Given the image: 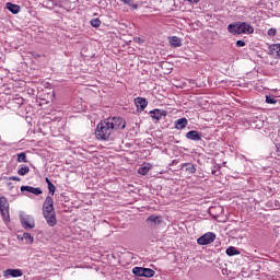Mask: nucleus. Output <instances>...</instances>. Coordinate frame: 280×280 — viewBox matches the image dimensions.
I'll list each match as a JSON object with an SVG mask.
<instances>
[{
	"instance_id": "obj_1",
	"label": "nucleus",
	"mask_w": 280,
	"mask_h": 280,
	"mask_svg": "<svg viewBox=\"0 0 280 280\" xmlns=\"http://www.w3.org/2000/svg\"><path fill=\"white\" fill-rule=\"evenodd\" d=\"M124 128H126L124 118H107L97 125L95 135L97 139L108 141V139H113L115 130H124Z\"/></svg>"
},
{
	"instance_id": "obj_2",
	"label": "nucleus",
	"mask_w": 280,
	"mask_h": 280,
	"mask_svg": "<svg viewBox=\"0 0 280 280\" xmlns=\"http://www.w3.org/2000/svg\"><path fill=\"white\" fill-rule=\"evenodd\" d=\"M44 218L49 226H56V212L54 211V199L46 197L43 206Z\"/></svg>"
},
{
	"instance_id": "obj_3",
	"label": "nucleus",
	"mask_w": 280,
	"mask_h": 280,
	"mask_svg": "<svg viewBox=\"0 0 280 280\" xmlns=\"http://www.w3.org/2000/svg\"><path fill=\"white\" fill-rule=\"evenodd\" d=\"M20 222L25 230L34 229V226H36V221L34 220V217L23 212L20 214Z\"/></svg>"
},
{
	"instance_id": "obj_4",
	"label": "nucleus",
	"mask_w": 280,
	"mask_h": 280,
	"mask_svg": "<svg viewBox=\"0 0 280 280\" xmlns=\"http://www.w3.org/2000/svg\"><path fill=\"white\" fill-rule=\"evenodd\" d=\"M132 272L136 275V277H154V275L156 273L154 270L150 269V268H143V267H135L132 269Z\"/></svg>"
},
{
	"instance_id": "obj_5",
	"label": "nucleus",
	"mask_w": 280,
	"mask_h": 280,
	"mask_svg": "<svg viewBox=\"0 0 280 280\" xmlns=\"http://www.w3.org/2000/svg\"><path fill=\"white\" fill-rule=\"evenodd\" d=\"M213 242H215V234L213 232H208L197 240L199 246H207V244H213Z\"/></svg>"
},
{
	"instance_id": "obj_6",
	"label": "nucleus",
	"mask_w": 280,
	"mask_h": 280,
	"mask_svg": "<svg viewBox=\"0 0 280 280\" xmlns=\"http://www.w3.org/2000/svg\"><path fill=\"white\" fill-rule=\"evenodd\" d=\"M10 205L8 201L2 197L1 198V213L4 221V224H8L10 222Z\"/></svg>"
},
{
	"instance_id": "obj_7",
	"label": "nucleus",
	"mask_w": 280,
	"mask_h": 280,
	"mask_svg": "<svg viewBox=\"0 0 280 280\" xmlns=\"http://www.w3.org/2000/svg\"><path fill=\"white\" fill-rule=\"evenodd\" d=\"M161 222H163V217L156 214H152L147 219V224H149V226H159Z\"/></svg>"
},
{
	"instance_id": "obj_8",
	"label": "nucleus",
	"mask_w": 280,
	"mask_h": 280,
	"mask_svg": "<svg viewBox=\"0 0 280 280\" xmlns=\"http://www.w3.org/2000/svg\"><path fill=\"white\" fill-rule=\"evenodd\" d=\"M3 277H5V279H10V277H23V271H21L20 269H7L5 271H3Z\"/></svg>"
},
{
	"instance_id": "obj_9",
	"label": "nucleus",
	"mask_w": 280,
	"mask_h": 280,
	"mask_svg": "<svg viewBox=\"0 0 280 280\" xmlns=\"http://www.w3.org/2000/svg\"><path fill=\"white\" fill-rule=\"evenodd\" d=\"M150 115L152 119H155L156 121L161 120L162 117H167V112L163 109H153L150 112Z\"/></svg>"
},
{
	"instance_id": "obj_10",
	"label": "nucleus",
	"mask_w": 280,
	"mask_h": 280,
	"mask_svg": "<svg viewBox=\"0 0 280 280\" xmlns=\"http://www.w3.org/2000/svg\"><path fill=\"white\" fill-rule=\"evenodd\" d=\"M21 191H27V194H33L34 196H40L43 190L40 188H34L32 186H21Z\"/></svg>"
},
{
	"instance_id": "obj_11",
	"label": "nucleus",
	"mask_w": 280,
	"mask_h": 280,
	"mask_svg": "<svg viewBox=\"0 0 280 280\" xmlns=\"http://www.w3.org/2000/svg\"><path fill=\"white\" fill-rule=\"evenodd\" d=\"M228 30L230 34H242V23L230 24Z\"/></svg>"
},
{
	"instance_id": "obj_12",
	"label": "nucleus",
	"mask_w": 280,
	"mask_h": 280,
	"mask_svg": "<svg viewBox=\"0 0 280 280\" xmlns=\"http://www.w3.org/2000/svg\"><path fill=\"white\" fill-rule=\"evenodd\" d=\"M269 54L271 56H275L276 58H279L280 60V44H273L269 47Z\"/></svg>"
},
{
	"instance_id": "obj_13",
	"label": "nucleus",
	"mask_w": 280,
	"mask_h": 280,
	"mask_svg": "<svg viewBox=\"0 0 280 280\" xmlns=\"http://www.w3.org/2000/svg\"><path fill=\"white\" fill-rule=\"evenodd\" d=\"M135 104L137 108H140V110H144V108L148 106V101H145V98L143 97H137L135 100Z\"/></svg>"
},
{
	"instance_id": "obj_14",
	"label": "nucleus",
	"mask_w": 280,
	"mask_h": 280,
	"mask_svg": "<svg viewBox=\"0 0 280 280\" xmlns=\"http://www.w3.org/2000/svg\"><path fill=\"white\" fill-rule=\"evenodd\" d=\"M5 8L9 10V12H12V14H19V12H21V7L19 4H12L11 2H8Z\"/></svg>"
},
{
	"instance_id": "obj_15",
	"label": "nucleus",
	"mask_w": 280,
	"mask_h": 280,
	"mask_svg": "<svg viewBox=\"0 0 280 280\" xmlns=\"http://www.w3.org/2000/svg\"><path fill=\"white\" fill-rule=\"evenodd\" d=\"M168 40L172 47H180L183 45V39L178 36L168 37Z\"/></svg>"
},
{
	"instance_id": "obj_16",
	"label": "nucleus",
	"mask_w": 280,
	"mask_h": 280,
	"mask_svg": "<svg viewBox=\"0 0 280 280\" xmlns=\"http://www.w3.org/2000/svg\"><path fill=\"white\" fill-rule=\"evenodd\" d=\"M188 120L187 118H179L175 121V128L177 130H183V128H187Z\"/></svg>"
},
{
	"instance_id": "obj_17",
	"label": "nucleus",
	"mask_w": 280,
	"mask_h": 280,
	"mask_svg": "<svg viewBox=\"0 0 280 280\" xmlns=\"http://www.w3.org/2000/svg\"><path fill=\"white\" fill-rule=\"evenodd\" d=\"M186 138L190 139V141H200V139H201L200 133H198V131H196V130H191V131L187 132Z\"/></svg>"
},
{
	"instance_id": "obj_18",
	"label": "nucleus",
	"mask_w": 280,
	"mask_h": 280,
	"mask_svg": "<svg viewBox=\"0 0 280 280\" xmlns=\"http://www.w3.org/2000/svg\"><path fill=\"white\" fill-rule=\"evenodd\" d=\"M242 34H253V32H255V28H253V26L246 22L242 23Z\"/></svg>"
},
{
	"instance_id": "obj_19",
	"label": "nucleus",
	"mask_w": 280,
	"mask_h": 280,
	"mask_svg": "<svg viewBox=\"0 0 280 280\" xmlns=\"http://www.w3.org/2000/svg\"><path fill=\"white\" fill-rule=\"evenodd\" d=\"M21 240H24L25 244H34V236L27 232L23 233Z\"/></svg>"
},
{
	"instance_id": "obj_20",
	"label": "nucleus",
	"mask_w": 280,
	"mask_h": 280,
	"mask_svg": "<svg viewBox=\"0 0 280 280\" xmlns=\"http://www.w3.org/2000/svg\"><path fill=\"white\" fill-rule=\"evenodd\" d=\"M225 253H226V255H228L229 257H233V256H235V255H240V250H237V248H235V247H233V246L228 247Z\"/></svg>"
},
{
	"instance_id": "obj_21",
	"label": "nucleus",
	"mask_w": 280,
	"mask_h": 280,
	"mask_svg": "<svg viewBox=\"0 0 280 280\" xmlns=\"http://www.w3.org/2000/svg\"><path fill=\"white\" fill-rule=\"evenodd\" d=\"M184 167H185L186 172H188V174H196V165L186 164Z\"/></svg>"
},
{
	"instance_id": "obj_22",
	"label": "nucleus",
	"mask_w": 280,
	"mask_h": 280,
	"mask_svg": "<svg viewBox=\"0 0 280 280\" xmlns=\"http://www.w3.org/2000/svg\"><path fill=\"white\" fill-rule=\"evenodd\" d=\"M150 170H151L150 165L141 166L138 170V173L141 174V176H145V174H148V172H150Z\"/></svg>"
},
{
	"instance_id": "obj_23",
	"label": "nucleus",
	"mask_w": 280,
	"mask_h": 280,
	"mask_svg": "<svg viewBox=\"0 0 280 280\" xmlns=\"http://www.w3.org/2000/svg\"><path fill=\"white\" fill-rule=\"evenodd\" d=\"M18 174H20V176H25V174H30V166L21 167V168L18 171Z\"/></svg>"
},
{
	"instance_id": "obj_24",
	"label": "nucleus",
	"mask_w": 280,
	"mask_h": 280,
	"mask_svg": "<svg viewBox=\"0 0 280 280\" xmlns=\"http://www.w3.org/2000/svg\"><path fill=\"white\" fill-rule=\"evenodd\" d=\"M19 163H27V155L25 153L18 154Z\"/></svg>"
},
{
	"instance_id": "obj_25",
	"label": "nucleus",
	"mask_w": 280,
	"mask_h": 280,
	"mask_svg": "<svg viewBox=\"0 0 280 280\" xmlns=\"http://www.w3.org/2000/svg\"><path fill=\"white\" fill-rule=\"evenodd\" d=\"M125 5H130L135 10H137L138 5L132 2V0H120Z\"/></svg>"
},
{
	"instance_id": "obj_26",
	"label": "nucleus",
	"mask_w": 280,
	"mask_h": 280,
	"mask_svg": "<svg viewBox=\"0 0 280 280\" xmlns=\"http://www.w3.org/2000/svg\"><path fill=\"white\" fill-rule=\"evenodd\" d=\"M91 25L92 27H100V25H102V21H100V19H93L91 21Z\"/></svg>"
},
{
	"instance_id": "obj_27",
	"label": "nucleus",
	"mask_w": 280,
	"mask_h": 280,
	"mask_svg": "<svg viewBox=\"0 0 280 280\" xmlns=\"http://www.w3.org/2000/svg\"><path fill=\"white\" fill-rule=\"evenodd\" d=\"M267 36H269V38H273V36H277V28H269L267 32Z\"/></svg>"
},
{
	"instance_id": "obj_28",
	"label": "nucleus",
	"mask_w": 280,
	"mask_h": 280,
	"mask_svg": "<svg viewBox=\"0 0 280 280\" xmlns=\"http://www.w3.org/2000/svg\"><path fill=\"white\" fill-rule=\"evenodd\" d=\"M266 103L267 104H277V100L275 98V96H266Z\"/></svg>"
},
{
	"instance_id": "obj_29",
	"label": "nucleus",
	"mask_w": 280,
	"mask_h": 280,
	"mask_svg": "<svg viewBox=\"0 0 280 280\" xmlns=\"http://www.w3.org/2000/svg\"><path fill=\"white\" fill-rule=\"evenodd\" d=\"M236 47H246V42H244V40H237V42H236Z\"/></svg>"
},
{
	"instance_id": "obj_30",
	"label": "nucleus",
	"mask_w": 280,
	"mask_h": 280,
	"mask_svg": "<svg viewBox=\"0 0 280 280\" xmlns=\"http://www.w3.org/2000/svg\"><path fill=\"white\" fill-rule=\"evenodd\" d=\"M48 189L51 194H54L56 191V186H54L51 183H49L48 185Z\"/></svg>"
},
{
	"instance_id": "obj_31",
	"label": "nucleus",
	"mask_w": 280,
	"mask_h": 280,
	"mask_svg": "<svg viewBox=\"0 0 280 280\" xmlns=\"http://www.w3.org/2000/svg\"><path fill=\"white\" fill-rule=\"evenodd\" d=\"M10 180H21V178L20 177H16V176H12V177H10Z\"/></svg>"
},
{
	"instance_id": "obj_32",
	"label": "nucleus",
	"mask_w": 280,
	"mask_h": 280,
	"mask_svg": "<svg viewBox=\"0 0 280 280\" xmlns=\"http://www.w3.org/2000/svg\"><path fill=\"white\" fill-rule=\"evenodd\" d=\"M276 148H277L278 156H280V144L276 145Z\"/></svg>"
},
{
	"instance_id": "obj_33",
	"label": "nucleus",
	"mask_w": 280,
	"mask_h": 280,
	"mask_svg": "<svg viewBox=\"0 0 280 280\" xmlns=\"http://www.w3.org/2000/svg\"><path fill=\"white\" fill-rule=\"evenodd\" d=\"M46 183H47V185H49V183H51V180H49V178H46Z\"/></svg>"
}]
</instances>
